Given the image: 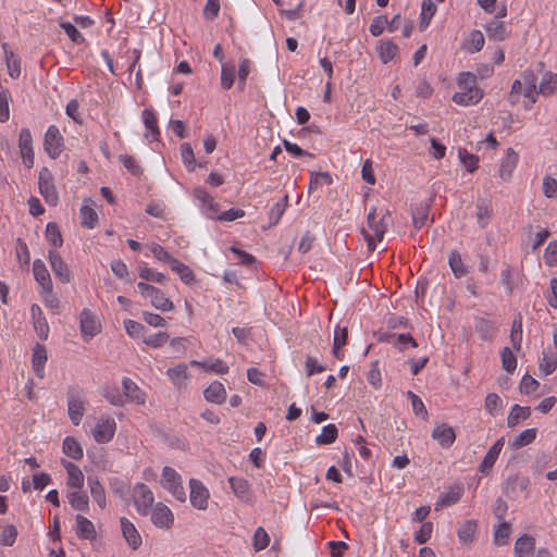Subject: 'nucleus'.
Segmentation results:
<instances>
[{"label":"nucleus","instance_id":"58836bf2","mask_svg":"<svg viewBox=\"0 0 557 557\" xmlns=\"http://www.w3.org/2000/svg\"><path fill=\"white\" fill-rule=\"evenodd\" d=\"M487 37L494 41H503L507 38L508 32L503 22L492 21L485 25Z\"/></svg>","mask_w":557,"mask_h":557},{"label":"nucleus","instance_id":"0eeeda50","mask_svg":"<svg viewBox=\"0 0 557 557\" xmlns=\"http://www.w3.org/2000/svg\"><path fill=\"white\" fill-rule=\"evenodd\" d=\"M44 149L51 159L60 157L64 149V137L55 125H50L44 136Z\"/></svg>","mask_w":557,"mask_h":557},{"label":"nucleus","instance_id":"1a4fd4ad","mask_svg":"<svg viewBox=\"0 0 557 557\" xmlns=\"http://www.w3.org/2000/svg\"><path fill=\"white\" fill-rule=\"evenodd\" d=\"M189 500L194 508L198 510H207L209 505L210 493L200 480H189Z\"/></svg>","mask_w":557,"mask_h":557},{"label":"nucleus","instance_id":"69168bd1","mask_svg":"<svg viewBox=\"0 0 557 557\" xmlns=\"http://www.w3.org/2000/svg\"><path fill=\"white\" fill-rule=\"evenodd\" d=\"M181 156L183 163L185 164L186 169L191 172L195 170V154L194 150L188 143H184L181 145Z\"/></svg>","mask_w":557,"mask_h":557},{"label":"nucleus","instance_id":"79ce46f5","mask_svg":"<svg viewBox=\"0 0 557 557\" xmlns=\"http://www.w3.org/2000/svg\"><path fill=\"white\" fill-rule=\"evenodd\" d=\"M171 261H172L170 264L171 270L180 276V278L183 281V283L191 284L195 281V275L188 265L184 264L176 258Z\"/></svg>","mask_w":557,"mask_h":557},{"label":"nucleus","instance_id":"6e6d98bb","mask_svg":"<svg viewBox=\"0 0 557 557\" xmlns=\"http://www.w3.org/2000/svg\"><path fill=\"white\" fill-rule=\"evenodd\" d=\"M270 544V536L268 532L262 527H258L255 530L252 536V546L256 552H261L265 549Z\"/></svg>","mask_w":557,"mask_h":557},{"label":"nucleus","instance_id":"4c0bfd02","mask_svg":"<svg viewBox=\"0 0 557 557\" xmlns=\"http://www.w3.org/2000/svg\"><path fill=\"white\" fill-rule=\"evenodd\" d=\"M531 416L530 407H522L519 405H513L510 409V412L507 417V425L509 428L516 426L519 422L527 420Z\"/></svg>","mask_w":557,"mask_h":557},{"label":"nucleus","instance_id":"c756f323","mask_svg":"<svg viewBox=\"0 0 557 557\" xmlns=\"http://www.w3.org/2000/svg\"><path fill=\"white\" fill-rule=\"evenodd\" d=\"M87 484L89 486L90 495L97 505L104 509L107 506L106 491L97 476H88Z\"/></svg>","mask_w":557,"mask_h":557},{"label":"nucleus","instance_id":"13d9d810","mask_svg":"<svg viewBox=\"0 0 557 557\" xmlns=\"http://www.w3.org/2000/svg\"><path fill=\"white\" fill-rule=\"evenodd\" d=\"M287 200H288V197L285 196L281 201H277L276 203L273 205V207L271 208V210L269 212L270 226H274L280 222L282 215L285 212V209L287 206Z\"/></svg>","mask_w":557,"mask_h":557},{"label":"nucleus","instance_id":"a878e982","mask_svg":"<svg viewBox=\"0 0 557 557\" xmlns=\"http://www.w3.org/2000/svg\"><path fill=\"white\" fill-rule=\"evenodd\" d=\"M47 349L41 344H36L33 348L32 366L37 377L44 379L45 364L47 362Z\"/></svg>","mask_w":557,"mask_h":557},{"label":"nucleus","instance_id":"49530a36","mask_svg":"<svg viewBox=\"0 0 557 557\" xmlns=\"http://www.w3.org/2000/svg\"><path fill=\"white\" fill-rule=\"evenodd\" d=\"M462 496V488H453L448 492L441 494L436 502V509L438 507H449L457 504Z\"/></svg>","mask_w":557,"mask_h":557},{"label":"nucleus","instance_id":"f3484780","mask_svg":"<svg viewBox=\"0 0 557 557\" xmlns=\"http://www.w3.org/2000/svg\"><path fill=\"white\" fill-rule=\"evenodd\" d=\"M30 317L36 334L40 339L46 341L48 338L50 327L41 308L37 304L32 305Z\"/></svg>","mask_w":557,"mask_h":557},{"label":"nucleus","instance_id":"ea45409f","mask_svg":"<svg viewBox=\"0 0 557 557\" xmlns=\"http://www.w3.org/2000/svg\"><path fill=\"white\" fill-rule=\"evenodd\" d=\"M539 368L544 375L552 374L557 368V354L550 350H544L539 363Z\"/></svg>","mask_w":557,"mask_h":557},{"label":"nucleus","instance_id":"9b49d317","mask_svg":"<svg viewBox=\"0 0 557 557\" xmlns=\"http://www.w3.org/2000/svg\"><path fill=\"white\" fill-rule=\"evenodd\" d=\"M193 196L201 206L203 214L212 220H215L219 214V205L214 201L213 197L201 186L193 189Z\"/></svg>","mask_w":557,"mask_h":557},{"label":"nucleus","instance_id":"e2e57ef3","mask_svg":"<svg viewBox=\"0 0 557 557\" xmlns=\"http://www.w3.org/2000/svg\"><path fill=\"white\" fill-rule=\"evenodd\" d=\"M235 77V67L233 65L222 64L221 67V87L224 90L232 88Z\"/></svg>","mask_w":557,"mask_h":557},{"label":"nucleus","instance_id":"052dcab7","mask_svg":"<svg viewBox=\"0 0 557 557\" xmlns=\"http://www.w3.org/2000/svg\"><path fill=\"white\" fill-rule=\"evenodd\" d=\"M17 530L13 524L0 527V544L3 546H12L15 543Z\"/></svg>","mask_w":557,"mask_h":557},{"label":"nucleus","instance_id":"bf43d9fd","mask_svg":"<svg viewBox=\"0 0 557 557\" xmlns=\"http://www.w3.org/2000/svg\"><path fill=\"white\" fill-rule=\"evenodd\" d=\"M388 342L400 350L406 349L407 345H410L411 347L418 346L417 341L410 334H392L388 337Z\"/></svg>","mask_w":557,"mask_h":557},{"label":"nucleus","instance_id":"5701e85b","mask_svg":"<svg viewBox=\"0 0 557 557\" xmlns=\"http://www.w3.org/2000/svg\"><path fill=\"white\" fill-rule=\"evenodd\" d=\"M166 376L176 388L181 389L186 386L190 377L188 366L186 363H180L173 368H169L166 370Z\"/></svg>","mask_w":557,"mask_h":557},{"label":"nucleus","instance_id":"423d86ee","mask_svg":"<svg viewBox=\"0 0 557 557\" xmlns=\"http://www.w3.org/2000/svg\"><path fill=\"white\" fill-rule=\"evenodd\" d=\"M39 193L50 206H57L59 194L53 184V175L48 168H41L38 174Z\"/></svg>","mask_w":557,"mask_h":557},{"label":"nucleus","instance_id":"2eb2a0df","mask_svg":"<svg viewBox=\"0 0 557 557\" xmlns=\"http://www.w3.org/2000/svg\"><path fill=\"white\" fill-rule=\"evenodd\" d=\"M431 436L438 443L442 448H449L456 441V433L454 428L446 423H441L434 426Z\"/></svg>","mask_w":557,"mask_h":557},{"label":"nucleus","instance_id":"a18cd8bd","mask_svg":"<svg viewBox=\"0 0 557 557\" xmlns=\"http://www.w3.org/2000/svg\"><path fill=\"white\" fill-rule=\"evenodd\" d=\"M537 430L535 428L523 430L511 442L510 446L515 449L531 444L536 438Z\"/></svg>","mask_w":557,"mask_h":557},{"label":"nucleus","instance_id":"a19ab883","mask_svg":"<svg viewBox=\"0 0 557 557\" xmlns=\"http://www.w3.org/2000/svg\"><path fill=\"white\" fill-rule=\"evenodd\" d=\"M62 449L67 457L74 460L83 458V448L74 437L66 436L63 441Z\"/></svg>","mask_w":557,"mask_h":557},{"label":"nucleus","instance_id":"37998d69","mask_svg":"<svg viewBox=\"0 0 557 557\" xmlns=\"http://www.w3.org/2000/svg\"><path fill=\"white\" fill-rule=\"evenodd\" d=\"M448 264L450 267L451 272L457 278H460L468 273V270L463 264L461 255L456 250L450 251L448 256Z\"/></svg>","mask_w":557,"mask_h":557},{"label":"nucleus","instance_id":"e433bc0d","mask_svg":"<svg viewBox=\"0 0 557 557\" xmlns=\"http://www.w3.org/2000/svg\"><path fill=\"white\" fill-rule=\"evenodd\" d=\"M144 125L152 137V140H159L160 129L158 127L157 115L153 110L145 109L141 114Z\"/></svg>","mask_w":557,"mask_h":557},{"label":"nucleus","instance_id":"603ef678","mask_svg":"<svg viewBox=\"0 0 557 557\" xmlns=\"http://www.w3.org/2000/svg\"><path fill=\"white\" fill-rule=\"evenodd\" d=\"M511 534V525L508 522L500 521L494 531V543L504 546L508 543Z\"/></svg>","mask_w":557,"mask_h":557},{"label":"nucleus","instance_id":"864d4df0","mask_svg":"<svg viewBox=\"0 0 557 557\" xmlns=\"http://www.w3.org/2000/svg\"><path fill=\"white\" fill-rule=\"evenodd\" d=\"M139 277L146 281L159 283L161 285H164L168 283L169 277L161 273L157 272L148 267H140L138 270Z\"/></svg>","mask_w":557,"mask_h":557},{"label":"nucleus","instance_id":"4d7b16f0","mask_svg":"<svg viewBox=\"0 0 557 557\" xmlns=\"http://www.w3.org/2000/svg\"><path fill=\"white\" fill-rule=\"evenodd\" d=\"M46 239L54 248H59L63 244V238L59 226L54 222H49L46 226Z\"/></svg>","mask_w":557,"mask_h":557},{"label":"nucleus","instance_id":"6e6552de","mask_svg":"<svg viewBox=\"0 0 557 557\" xmlns=\"http://www.w3.org/2000/svg\"><path fill=\"white\" fill-rule=\"evenodd\" d=\"M116 431V423L109 416L100 417L91 431L94 440L99 444L110 442Z\"/></svg>","mask_w":557,"mask_h":557},{"label":"nucleus","instance_id":"f257e3e1","mask_svg":"<svg viewBox=\"0 0 557 557\" xmlns=\"http://www.w3.org/2000/svg\"><path fill=\"white\" fill-rule=\"evenodd\" d=\"M391 213L389 211H385L380 218L376 213V208L371 207L368 215H367V227L362 228V234L368 243V248L370 250L375 249V242H382L384 238V235L388 228V225L391 224Z\"/></svg>","mask_w":557,"mask_h":557},{"label":"nucleus","instance_id":"6ab92c4d","mask_svg":"<svg viewBox=\"0 0 557 557\" xmlns=\"http://www.w3.org/2000/svg\"><path fill=\"white\" fill-rule=\"evenodd\" d=\"M100 331V325L97 322L95 314L88 310L84 309L81 313V332L84 338L94 337Z\"/></svg>","mask_w":557,"mask_h":557},{"label":"nucleus","instance_id":"dca6fc26","mask_svg":"<svg viewBox=\"0 0 557 557\" xmlns=\"http://www.w3.org/2000/svg\"><path fill=\"white\" fill-rule=\"evenodd\" d=\"M120 525L127 545L133 550H137L141 546L143 540L136 527L125 517L120 519Z\"/></svg>","mask_w":557,"mask_h":557},{"label":"nucleus","instance_id":"5fc2aeb1","mask_svg":"<svg viewBox=\"0 0 557 557\" xmlns=\"http://www.w3.org/2000/svg\"><path fill=\"white\" fill-rule=\"evenodd\" d=\"M338 431L335 424H327L323 426L321 434L315 438L318 445H327L336 441Z\"/></svg>","mask_w":557,"mask_h":557},{"label":"nucleus","instance_id":"680f3d73","mask_svg":"<svg viewBox=\"0 0 557 557\" xmlns=\"http://www.w3.org/2000/svg\"><path fill=\"white\" fill-rule=\"evenodd\" d=\"M503 406L502 398L496 393L487 394L484 408L493 417L497 416Z\"/></svg>","mask_w":557,"mask_h":557},{"label":"nucleus","instance_id":"473e14b6","mask_svg":"<svg viewBox=\"0 0 557 557\" xmlns=\"http://www.w3.org/2000/svg\"><path fill=\"white\" fill-rule=\"evenodd\" d=\"M523 96L528 98L531 103L536 100V95L540 94L536 89L537 78L532 71H524L522 74Z\"/></svg>","mask_w":557,"mask_h":557},{"label":"nucleus","instance_id":"8fccbe9b","mask_svg":"<svg viewBox=\"0 0 557 557\" xmlns=\"http://www.w3.org/2000/svg\"><path fill=\"white\" fill-rule=\"evenodd\" d=\"M436 5L432 0H423L421 4V22L420 28L425 29L436 13Z\"/></svg>","mask_w":557,"mask_h":557},{"label":"nucleus","instance_id":"a211bd4d","mask_svg":"<svg viewBox=\"0 0 557 557\" xmlns=\"http://www.w3.org/2000/svg\"><path fill=\"white\" fill-rule=\"evenodd\" d=\"M33 273L36 282L40 285L45 293L52 292V281L50 273L41 259L33 262Z\"/></svg>","mask_w":557,"mask_h":557},{"label":"nucleus","instance_id":"ddd939ff","mask_svg":"<svg viewBox=\"0 0 557 557\" xmlns=\"http://www.w3.org/2000/svg\"><path fill=\"white\" fill-rule=\"evenodd\" d=\"M86 401L81 397L78 391H71L67 396V412L74 425H78L86 411Z\"/></svg>","mask_w":557,"mask_h":557},{"label":"nucleus","instance_id":"de8ad7c7","mask_svg":"<svg viewBox=\"0 0 557 557\" xmlns=\"http://www.w3.org/2000/svg\"><path fill=\"white\" fill-rule=\"evenodd\" d=\"M557 89V74L545 73L540 82L539 92L544 96L552 95Z\"/></svg>","mask_w":557,"mask_h":557},{"label":"nucleus","instance_id":"c9c22d12","mask_svg":"<svg viewBox=\"0 0 557 557\" xmlns=\"http://www.w3.org/2000/svg\"><path fill=\"white\" fill-rule=\"evenodd\" d=\"M475 216L481 228L486 227L492 216V207L490 201L480 199L475 205Z\"/></svg>","mask_w":557,"mask_h":557},{"label":"nucleus","instance_id":"412c9836","mask_svg":"<svg viewBox=\"0 0 557 557\" xmlns=\"http://www.w3.org/2000/svg\"><path fill=\"white\" fill-rule=\"evenodd\" d=\"M518 161V153L512 148H508L499 166V176L503 181L507 182L511 178V175L517 168Z\"/></svg>","mask_w":557,"mask_h":557},{"label":"nucleus","instance_id":"2f4dec72","mask_svg":"<svg viewBox=\"0 0 557 557\" xmlns=\"http://www.w3.org/2000/svg\"><path fill=\"white\" fill-rule=\"evenodd\" d=\"M348 330L347 326L336 325L334 329L333 338V355L336 359L342 360L344 358V351L342 347L347 344Z\"/></svg>","mask_w":557,"mask_h":557},{"label":"nucleus","instance_id":"338daca9","mask_svg":"<svg viewBox=\"0 0 557 557\" xmlns=\"http://www.w3.org/2000/svg\"><path fill=\"white\" fill-rule=\"evenodd\" d=\"M407 397L411 401V406H412V410H413L414 414L418 417H421L423 419H426L428 410H426L422 399L411 391L407 392Z\"/></svg>","mask_w":557,"mask_h":557},{"label":"nucleus","instance_id":"bb28decb","mask_svg":"<svg viewBox=\"0 0 557 557\" xmlns=\"http://www.w3.org/2000/svg\"><path fill=\"white\" fill-rule=\"evenodd\" d=\"M75 533L79 539L94 540L96 537V529L94 523L82 515L75 517Z\"/></svg>","mask_w":557,"mask_h":557},{"label":"nucleus","instance_id":"0e129e2a","mask_svg":"<svg viewBox=\"0 0 557 557\" xmlns=\"http://www.w3.org/2000/svg\"><path fill=\"white\" fill-rule=\"evenodd\" d=\"M82 225L87 228H94L98 220L97 212L89 206H83L81 208Z\"/></svg>","mask_w":557,"mask_h":557},{"label":"nucleus","instance_id":"f03ea898","mask_svg":"<svg viewBox=\"0 0 557 557\" xmlns=\"http://www.w3.org/2000/svg\"><path fill=\"white\" fill-rule=\"evenodd\" d=\"M457 86L459 91L455 92L453 101L459 106H473L483 98L482 90L476 86V77L472 73H460Z\"/></svg>","mask_w":557,"mask_h":557},{"label":"nucleus","instance_id":"774afa93","mask_svg":"<svg viewBox=\"0 0 557 557\" xmlns=\"http://www.w3.org/2000/svg\"><path fill=\"white\" fill-rule=\"evenodd\" d=\"M475 331L479 333L480 337L483 341H490L494 334V326L491 321L485 319H480L475 323Z\"/></svg>","mask_w":557,"mask_h":557},{"label":"nucleus","instance_id":"39448f33","mask_svg":"<svg viewBox=\"0 0 557 557\" xmlns=\"http://www.w3.org/2000/svg\"><path fill=\"white\" fill-rule=\"evenodd\" d=\"M133 500L136 511L147 517L154 504V495L149 486L144 483L135 484L133 488Z\"/></svg>","mask_w":557,"mask_h":557},{"label":"nucleus","instance_id":"7c9ffc66","mask_svg":"<svg viewBox=\"0 0 557 557\" xmlns=\"http://www.w3.org/2000/svg\"><path fill=\"white\" fill-rule=\"evenodd\" d=\"M203 396L206 400L220 405L226 399V389L221 382L214 381L205 389Z\"/></svg>","mask_w":557,"mask_h":557},{"label":"nucleus","instance_id":"f704fd0d","mask_svg":"<svg viewBox=\"0 0 557 557\" xmlns=\"http://www.w3.org/2000/svg\"><path fill=\"white\" fill-rule=\"evenodd\" d=\"M376 51L381 61L388 63L396 57L398 47L392 40H380L376 45Z\"/></svg>","mask_w":557,"mask_h":557},{"label":"nucleus","instance_id":"9d476101","mask_svg":"<svg viewBox=\"0 0 557 557\" xmlns=\"http://www.w3.org/2000/svg\"><path fill=\"white\" fill-rule=\"evenodd\" d=\"M148 516H150L152 524L159 529L169 530L174 524L172 510L161 502L156 503Z\"/></svg>","mask_w":557,"mask_h":557},{"label":"nucleus","instance_id":"4be33fe9","mask_svg":"<svg viewBox=\"0 0 557 557\" xmlns=\"http://www.w3.org/2000/svg\"><path fill=\"white\" fill-rule=\"evenodd\" d=\"M62 465L67 472L66 485L72 490H82L84 486V474L81 468L67 460H63Z\"/></svg>","mask_w":557,"mask_h":557},{"label":"nucleus","instance_id":"c85d7f7f","mask_svg":"<svg viewBox=\"0 0 557 557\" xmlns=\"http://www.w3.org/2000/svg\"><path fill=\"white\" fill-rule=\"evenodd\" d=\"M66 498L74 510L89 512V497L82 490L67 492Z\"/></svg>","mask_w":557,"mask_h":557},{"label":"nucleus","instance_id":"393cba45","mask_svg":"<svg viewBox=\"0 0 557 557\" xmlns=\"http://www.w3.org/2000/svg\"><path fill=\"white\" fill-rule=\"evenodd\" d=\"M230 486L233 493L243 502L247 504L252 503V496L250 493V484L243 478L231 476L228 479Z\"/></svg>","mask_w":557,"mask_h":557},{"label":"nucleus","instance_id":"4468645a","mask_svg":"<svg viewBox=\"0 0 557 557\" xmlns=\"http://www.w3.org/2000/svg\"><path fill=\"white\" fill-rule=\"evenodd\" d=\"M48 258L55 277L62 283H70L72 274L61 256L54 250H49Z\"/></svg>","mask_w":557,"mask_h":557},{"label":"nucleus","instance_id":"cd10ccee","mask_svg":"<svg viewBox=\"0 0 557 557\" xmlns=\"http://www.w3.org/2000/svg\"><path fill=\"white\" fill-rule=\"evenodd\" d=\"M478 524L475 520L462 521L457 530V535L461 544L470 545L475 540Z\"/></svg>","mask_w":557,"mask_h":557},{"label":"nucleus","instance_id":"7ed1b4c3","mask_svg":"<svg viewBox=\"0 0 557 557\" xmlns=\"http://www.w3.org/2000/svg\"><path fill=\"white\" fill-rule=\"evenodd\" d=\"M160 484L176 500L181 503L186 500L187 495L183 486L182 475L175 469L165 466L162 469Z\"/></svg>","mask_w":557,"mask_h":557},{"label":"nucleus","instance_id":"09e8293b","mask_svg":"<svg viewBox=\"0 0 557 557\" xmlns=\"http://www.w3.org/2000/svg\"><path fill=\"white\" fill-rule=\"evenodd\" d=\"M11 92L8 88L0 85V123H5L10 119Z\"/></svg>","mask_w":557,"mask_h":557},{"label":"nucleus","instance_id":"72a5a7b5","mask_svg":"<svg viewBox=\"0 0 557 557\" xmlns=\"http://www.w3.org/2000/svg\"><path fill=\"white\" fill-rule=\"evenodd\" d=\"M513 555H535V540L529 534L517 539L513 547Z\"/></svg>","mask_w":557,"mask_h":557},{"label":"nucleus","instance_id":"c03bdc74","mask_svg":"<svg viewBox=\"0 0 557 557\" xmlns=\"http://www.w3.org/2000/svg\"><path fill=\"white\" fill-rule=\"evenodd\" d=\"M190 364L201 367L206 371H210L218 374H225L228 372V366L221 359H215L212 361L193 360Z\"/></svg>","mask_w":557,"mask_h":557},{"label":"nucleus","instance_id":"3c124183","mask_svg":"<svg viewBox=\"0 0 557 557\" xmlns=\"http://www.w3.org/2000/svg\"><path fill=\"white\" fill-rule=\"evenodd\" d=\"M484 42L485 40L483 33L481 30L474 29L470 33L465 48L470 53L479 52L484 47Z\"/></svg>","mask_w":557,"mask_h":557},{"label":"nucleus","instance_id":"aec40b11","mask_svg":"<svg viewBox=\"0 0 557 557\" xmlns=\"http://www.w3.org/2000/svg\"><path fill=\"white\" fill-rule=\"evenodd\" d=\"M504 443H505L504 437H500L488 449V451L486 453V455L484 456L482 462L479 466V471L482 474H488L490 473V471L492 470L495 461L497 460V458H498V456H499V454L502 451Z\"/></svg>","mask_w":557,"mask_h":557},{"label":"nucleus","instance_id":"20e7f679","mask_svg":"<svg viewBox=\"0 0 557 557\" xmlns=\"http://www.w3.org/2000/svg\"><path fill=\"white\" fill-rule=\"evenodd\" d=\"M137 288L143 297L150 299V304L156 309L162 312L172 311L174 309L172 300L165 297L161 289L145 282H138Z\"/></svg>","mask_w":557,"mask_h":557},{"label":"nucleus","instance_id":"b1692460","mask_svg":"<svg viewBox=\"0 0 557 557\" xmlns=\"http://www.w3.org/2000/svg\"><path fill=\"white\" fill-rule=\"evenodd\" d=\"M124 399H128L137 405H144L146 401V394L128 377L122 381Z\"/></svg>","mask_w":557,"mask_h":557},{"label":"nucleus","instance_id":"f8f14e48","mask_svg":"<svg viewBox=\"0 0 557 557\" xmlns=\"http://www.w3.org/2000/svg\"><path fill=\"white\" fill-rule=\"evenodd\" d=\"M18 148L24 165L27 169L34 166L35 154L33 148V136L29 128H22L18 135Z\"/></svg>","mask_w":557,"mask_h":557}]
</instances>
